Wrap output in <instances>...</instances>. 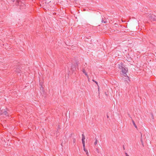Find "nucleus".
<instances>
[{
	"instance_id": "1",
	"label": "nucleus",
	"mask_w": 156,
	"mask_h": 156,
	"mask_svg": "<svg viewBox=\"0 0 156 156\" xmlns=\"http://www.w3.org/2000/svg\"><path fill=\"white\" fill-rule=\"evenodd\" d=\"M119 68L120 69H121L122 72V75L124 77H125L126 78H125L126 80H125L127 82H128V81H129V77L127 76L126 73L128 71V69L127 68H125L123 66L122 63H121L119 65Z\"/></svg>"
},
{
	"instance_id": "2",
	"label": "nucleus",
	"mask_w": 156,
	"mask_h": 156,
	"mask_svg": "<svg viewBox=\"0 0 156 156\" xmlns=\"http://www.w3.org/2000/svg\"><path fill=\"white\" fill-rule=\"evenodd\" d=\"M148 18L152 21H154L156 20V18H155L153 14H150L148 15Z\"/></svg>"
},
{
	"instance_id": "3",
	"label": "nucleus",
	"mask_w": 156,
	"mask_h": 156,
	"mask_svg": "<svg viewBox=\"0 0 156 156\" xmlns=\"http://www.w3.org/2000/svg\"><path fill=\"white\" fill-rule=\"evenodd\" d=\"M82 143L83 144V146H84V145H85L84 140L85 139V136L83 134H82Z\"/></svg>"
},
{
	"instance_id": "4",
	"label": "nucleus",
	"mask_w": 156,
	"mask_h": 156,
	"mask_svg": "<svg viewBox=\"0 0 156 156\" xmlns=\"http://www.w3.org/2000/svg\"><path fill=\"white\" fill-rule=\"evenodd\" d=\"M83 149L84 151H85V152L86 153V154L87 156H88L89 155V154L88 151L85 148V145H84V146H83Z\"/></svg>"
},
{
	"instance_id": "5",
	"label": "nucleus",
	"mask_w": 156,
	"mask_h": 156,
	"mask_svg": "<svg viewBox=\"0 0 156 156\" xmlns=\"http://www.w3.org/2000/svg\"><path fill=\"white\" fill-rule=\"evenodd\" d=\"M82 72L85 74V75L87 77H88V75L87 73L86 72L84 69H83L82 70Z\"/></svg>"
},
{
	"instance_id": "6",
	"label": "nucleus",
	"mask_w": 156,
	"mask_h": 156,
	"mask_svg": "<svg viewBox=\"0 0 156 156\" xmlns=\"http://www.w3.org/2000/svg\"><path fill=\"white\" fill-rule=\"evenodd\" d=\"M132 122L133 123V125H134V126H135V127L136 128H137V126L136 125L134 121L133 120H132Z\"/></svg>"
},
{
	"instance_id": "7",
	"label": "nucleus",
	"mask_w": 156,
	"mask_h": 156,
	"mask_svg": "<svg viewBox=\"0 0 156 156\" xmlns=\"http://www.w3.org/2000/svg\"><path fill=\"white\" fill-rule=\"evenodd\" d=\"M140 141L142 143V145L143 146L144 144L143 143V139H142V134L141 133V138H140Z\"/></svg>"
},
{
	"instance_id": "8",
	"label": "nucleus",
	"mask_w": 156,
	"mask_h": 156,
	"mask_svg": "<svg viewBox=\"0 0 156 156\" xmlns=\"http://www.w3.org/2000/svg\"><path fill=\"white\" fill-rule=\"evenodd\" d=\"M98 140L97 139L95 138V141L94 143V144L96 145L97 144Z\"/></svg>"
},
{
	"instance_id": "9",
	"label": "nucleus",
	"mask_w": 156,
	"mask_h": 156,
	"mask_svg": "<svg viewBox=\"0 0 156 156\" xmlns=\"http://www.w3.org/2000/svg\"><path fill=\"white\" fill-rule=\"evenodd\" d=\"M92 81H93L94 82V83H96V84L98 85V90H99V86H98V83L97 81H95V80H92Z\"/></svg>"
},
{
	"instance_id": "10",
	"label": "nucleus",
	"mask_w": 156,
	"mask_h": 156,
	"mask_svg": "<svg viewBox=\"0 0 156 156\" xmlns=\"http://www.w3.org/2000/svg\"><path fill=\"white\" fill-rule=\"evenodd\" d=\"M4 113L5 115H8L7 114V112L6 111H4Z\"/></svg>"
},
{
	"instance_id": "11",
	"label": "nucleus",
	"mask_w": 156,
	"mask_h": 156,
	"mask_svg": "<svg viewBox=\"0 0 156 156\" xmlns=\"http://www.w3.org/2000/svg\"><path fill=\"white\" fill-rule=\"evenodd\" d=\"M76 142V139H73V143L74 144H75Z\"/></svg>"
},
{
	"instance_id": "12",
	"label": "nucleus",
	"mask_w": 156,
	"mask_h": 156,
	"mask_svg": "<svg viewBox=\"0 0 156 156\" xmlns=\"http://www.w3.org/2000/svg\"><path fill=\"white\" fill-rule=\"evenodd\" d=\"M3 112L2 110H0V115L2 114Z\"/></svg>"
},
{
	"instance_id": "13",
	"label": "nucleus",
	"mask_w": 156,
	"mask_h": 156,
	"mask_svg": "<svg viewBox=\"0 0 156 156\" xmlns=\"http://www.w3.org/2000/svg\"><path fill=\"white\" fill-rule=\"evenodd\" d=\"M101 22L102 23H107V21H104L103 19H102V20H101Z\"/></svg>"
},
{
	"instance_id": "14",
	"label": "nucleus",
	"mask_w": 156,
	"mask_h": 156,
	"mask_svg": "<svg viewBox=\"0 0 156 156\" xmlns=\"http://www.w3.org/2000/svg\"><path fill=\"white\" fill-rule=\"evenodd\" d=\"M151 117L152 118V119H154V115H153L152 114H151Z\"/></svg>"
},
{
	"instance_id": "15",
	"label": "nucleus",
	"mask_w": 156,
	"mask_h": 156,
	"mask_svg": "<svg viewBox=\"0 0 156 156\" xmlns=\"http://www.w3.org/2000/svg\"><path fill=\"white\" fill-rule=\"evenodd\" d=\"M125 154L126 156H129V155L127 154V153H125Z\"/></svg>"
},
{
	"instance_id": "16",
	"label": "nucleus",
	"mask_w": 156,
	"mask_h": 156,
	"mask_svg": "<svg viewBox=\"0 0 156 156\" xmlns=\"http://www.w3.org/2000/svg\"><path fill=\"white\" fill-rule=\"evenodd\" d=\"M96 151H97V152H98V153H99V150H98V149H96Z\"/></svg>"
},
{
	"instance_id": "17",
	"label": "nucleus",
	"mask_w": 156,
	"mask_h": 156,
	"mask_svg": "<svg viewBox=\"0 0 156 156\" xmlns=\"http://www.w3.org/2000/svg\"><path fill=\"white\" fill-rule=\"evenodd\" d=\"M17 70H18L17 69H16L15 70V71H16V72H18L17 71Z\"/></svg>"
},
{
	"instance_id": "18",
	"label": "nucleus",
	"mask_w": 156,
	"mask_h": 156,
	"mask_svg": "<svg viewBox=\"0 0 156 156\" xmlns=\"http://www.w3.org/2000/svg\"><path fill=\"white\" fill-rule=\"evenodd\" d=\"M107 118H108V117H109L108 116V115H107Z\"/></svg>"
}]
</instances>
